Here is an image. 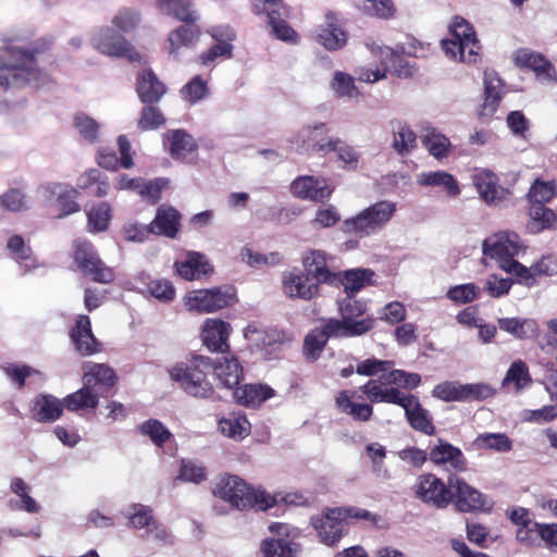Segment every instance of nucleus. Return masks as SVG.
<instances>
[{
    "label": "nucleus",
    "mask_w": 557,
    "mask_h": 557,
    "mask_svg": "<svg viewBox=\"0 0 557 557\" xmlns=\"http://www.w3.org/2000/svg\"><path fill=\"white\" fill-rule=\"evenodd\" d=\"M302 265L306 273L320 284L337 282V274L327 268L326 253L322 250H310L304 255Z\"/></svg>",
    "instance_id": "393cba45"
},
{
    "label": "nucleus",
    "mask_w": 557,
    "mask_h": 557,
    "mask_svg": "<svg viewBox=\"0 0 557 557\" xmlns=\"http://www.w3.org/2000/svg\"><path fill=\"white\" fill-rule=\"evenodd\" d=\"M352 393L342 391L335 399L336 406L341 412L350 416L352 419L361 422L370 420L373 409L368 404L354 403Z\"/></svg>",
    "instance_id": "c03bdc74"
},
{
    "label": "nucleus",
    "mask_w": 557,
    "mask_h": 557,
    "mask_svg": "<svg viewBox=\"0 0 557 557\" xmlns=\"http://www.w3.org/2000/svg\"><path fill=\"white\" fill-rule=\"evenodd\" d=\"M137 92L145 103L158 102L165 94L164 85L150 69H144L137 75Z\"/></svg>",
    "instance_id": "473e14b6"
},
{
    "label": "nucleus",
    "mask_w": 557,
    "mask_h": 557,
    "mask_svg": "<svg viewBox=\"0 0 557 557\" xmlns=\"http://www.w3.org/2000/svg\"><path fill=\"white\" fill-rule=\"evenodd\" d=\"M213 371L221 384L227 388L237 386L243 377V369L233 356H222L212 362Z\"/></svg>",
    "instance_id": "c85d7f7f"
},
{
    "label": "nucleus",
    "mask_w": 557,
    "mask_h": 557,
    "mask_svg": "<svg viewBox=\"0 0 557 557\" xmlns=\"http://www.w3.org/2000/svg\"><path fill=\"white\" fill-rule=\"evenodd\" d=\"M511 382L515 383L517 392L531 383L529 369L524 361L516 360L511 363L503 380V385Z\"/></svg>",
    "instance_id": "0e129e2a"
},
{
    "label": "nucleus",
    "mask_w": 557,
    "mask_h": 557,
    "mask_svg": "<svg viewBox=\"0 0 557 557\" xmlns=\"http://www.w3.org/2000/svg\"><path fill=\"white\" fill-rule=\"evenodd\" d=\"M212 361L209 357L194 356L187 362H181L169 370L170 377L193 397L209 398L213 386L207 379Z\"/></svg>",
    "instance_id": "39448f33"
},
{
    "label": "nucleus",
    "mask_w": 557,
    "mask_h": 557,
    "mask_svg": "<svg viewBox=\"0 0 557 557\" xmlns=\"http://www.w3.org/2000/svg\"><path fill=\"white\" fill-rule=\"evenodd\" d=\"M180 213L173 207H160L149 224L151 234L175 238L180 231Z\"/></svg>",
    "instance_id": "7c9ffc66"
},
{
    "label": "nucleus",
    "mask_w": 557,
    "mask_h": 557,
    "mask_svg": "<svg viewBox=\"0 0 557 557\" xmlns=\"http://www.w3.org/2000/svg\"><path fill=\"white\" fill-rule=\"evenodd\" d=\"M330 152H335L337 160L347 168L355 169L359 162L360 156L358 151L338 137L333 138L329 148V153Z\"/></svg>",
    "instance_id": "052dcab7"
},
{
    "label": "nucleus",
    "mask_w": 557,
    "mask_h": 557,
    "mask_svg": "<svg viewBox=\"0 0 557 557\" xmlns=\"http://www.w3.org/2000/svg\"><path fill=\"white\" fill-rule=\"evenodd\" d=\"M169 150L174 159L191 162L196 158L197 144L194 138L184 131H173L168 136Z\"/></svg>",
    "instance_id": "72a5a7b5"
},
{
    "label": "nucleus",
    "mask_w": 557,
    "mask_h": 557,
    "mask_svg": "<svg viewBox=\"0 0 557 557\" xmlns=\"http://www.w3.org/2000/svg\"><path fill=\"white\" fill-rule=\"evenodd\" d=\"M282 284L284 295L290 299L311 300L319 294L320 283L301 271L285 272L282 277Z\"/></svg>",
    "instance_id": "2eb2a0df"
},
{
    "label": "nucleus",
    "mask_w": 557,
    "mask_h": 557,
    "mask_svg": "<svg viewBox=\"0 0 557 557\" xmlns=\"http://www.w3.org/2000/svg\"><path fill=\"white\" fill-rule=\"evenodd\" d=\"M11 491L18 496L20 500L15 502V507L30 513L39 511V505L29 495V486L21 479L15 478L11 482Z\"/></svg>",
    "instance_id": "13d9d810"
},
{
    "label": "nucleus",
    "mask_w": 557,
    "mask_h": 557,
    "mask_svg": "<svg viewBox=\"0 0 557 557\" xmlns=\"http://www.w3.org/2000/svg\"><path fill=\"white\" fill-rule=\"evenodd\" d=\"M382 58V69L375 71L367 70L361 74L360 79L367 83H375L386 76L387 69H393L399 77H409L413 74V67L405 62L396 52L389 48H379Z\"/></svg>",
    "instance_id": "f3484780"
},
{
    "label": "nucleus",
    "mask_w": 557,
    "mask_h": 557,
    "mask_svg": "<svg viewBox=\"0 0 557 557\" xmlns=\"http://www.w3.org/2000/svg\"><path fill=\"white\" fill-rule=\"evenodd\" d=\"M165 182L163 180L145 181L141 177L131 178L125 174H121L115 180V188L120 190H133L151 202L160 199L162 187Z\"/></svg>",
    "instance_id": "b1692460"
},
{
    "label": "nucleus",
    "mask_w": 557,
    "mask_h": 557,
    "mask_svg": "<svg viewBox=\"0 0 557 557\" xmlns=\"http://www.w3.org/2000/svg\"><path fill=\"white\" fill-rule=\"evenodd\" d=\"M117 377L112 368L103 363L84 364L83 383L98 397L115 385Z\"/></svg>",
    "instance_id": "6ab92c4d"
},
{
    "label": "nucleus",
    "mask_w": 557,
    "mask_h": 557,
    "mask_svg": "<svg viewBox=\"0 0 557 557\" xmlns=\"http://www.w3.org/2000/svg\"><path fill=\"white\" fill-rule=\"evenodd\" d=\"M543 523L527 522L517 529L516 540L523 546H539L542 542Z\"/></svg>",
    "instance_id": "69168bd1"
},
{
    "label": "nucleus",
    "mask_w": 557,
    "mask_h": 557,
    "mask_svg": "<svg viewBox=\"0 0 557 557\" xmlns=\"http://www.w3.org/2000/svg\"><path fill=\"white\" fill-rule=\"evenodd\" d=\"M336 508L325 509L321 516L312 517L311 523L321 541L329 546L336 544L347 532L343 516L335 515Z\"/></svg>",
    "instance_id": "a211bd4d"
},
{
    "label": "nucleus",
    "mask_w": 557,
    "mask_h": 557,
    "mask_svg": "<svg viewBox=\"0 0 557 557\" xmlns=\"http://www.w3.org/2000/svg\"><path fill=\"white\" fill-rule=\"evenodd\" d=\"M338 311L341 319H327L329 331L336 337H357L361 336L374 327L372 317L361 318L367 311V304L347 295L338 301Z\"/></svg>",
    "instance_id": "423d86ee"
},
{
    "label": "nucleus",
    "mask_w": 557,
    "mask_h": 557,
    "mask_svg": "<svg viewBox=\"0 0 557 557\" xmlns=\"http://www.w3.org/2000/svg\"><path fill=\"white\" fill-rule=\"evenodd\" d=\"M397 203L392 200H380L359 211L356 215L343 221L345 234L358 238L369 237L380 233L393 219Z\"/></svg>",
    "instance_id": "20e7f679"
},
{
    "label": "nucleus",
    "mask_w": 557,
    "mask_h": 557,
    "mask_svg": "<svg viewBox=\"0 0 557 557\" xmlns=\"http://www.w3.org/2000/svg\"><path fill=\"white\" fill-rule=\"evenodd\" d=\"M497 323L502 331L518 339L531 338L539 332L537 323L533 319L500 318Z\"/></svg>",
    "instance_id": "37998d69"
},
{
    "label": "nucleus",
    "mask_w": 557,
    "mask_h": 557,
    "mask_svg": "<svg viewBox=\"0 0 557 557\" xmlns=\"http://www.w3.org/2000/svg\"><path fill=\"white\" fill-rule=\"evenodd\" d=\"M355 5L367 15L377 18H392L396 13L393 0H355Z\"/></svg>",
    "instance_id": "09e8293b"
},
{
    "label": "nucleus",
    "mask_w": 557,
    "mask_h": 557,
    "mask_svg": "<svg viewBox=\"0 0 557 557\" xmlns=\"http://www.w3.org/2000/svg\"><path fill=\"white\" fill-rule=\"evenodd\" d=\"M70 336L76 351L82 356H90L100 350V344L92 334L88 315L82 314L77 317Z\"/></svg>",
    "instance_id": "412c9836"
},
{
    "label": "nucleus",
    "mask_w": 557,
    "mask_h": 557,
    "mask_svg": "<svg viewBox=\"0 0 557 557\" xmlns=\"http://www.w3.org/2000/svg\"><path fill=\"white\" fill-rule=\"evenodd\" d=\"M212 493L227 502L233 508L246 510L257 508L267 510L274 504V498L263 491L249 487L244 480L237 475L221 476L215 483Z\"/></svg>",
    "instance_id": "7ed1b4c3"
},
{
    "label": "nucleus",
    "mask_w": 557,
    "mask_h": 557,
    "mask_svg": "<svg viewBox=\"0 0 557 557\" xmlns=\"http://www.w3.org/2000/svg\"><path fill=\"white\" fill-rule=\"evenodd\" d=\"M392 136V147L401 157L409 156L418 146L416 133L405 122L393 123Z\"/></svg>",
    "instance_id": "c9c22d12"
},
{
    "label": "nucleus",
    "mask_w": 557,
    "mask_h": 557,
    "mask_svg": "<svg viewBox=\"0 0 557 557\" xmlns=\"http://www.w3.org/2000/svg\"><path fill=\"white\" fill-rule=\"evenodd\" d=\"M484 256L494 259L498 267L515 275L519 283L530 284L532 273L529 268L515 260L524 246L515 232H498L487 237L482 245Z\"/></svg>",
    "instance_id": "f03ea898"
},
{
    "label": "nucleus",
    "mask_w": 557,
    "mask_h": 557,
    "mask_svg": "<svg viewBox=\"0 0 557 557\" xmlns=\"http://www.w3.org/2000/svg\"><path fill=\"white\" fill-rule=\"evenodd\" d=\"M416 495L424 503L431 504L436 508H445L451 503V493L449 485L428 473L418 478L416 484Z\"/></svg>",
    "instance_id": "4468645a"
},
{
    "label": "nucleus",
    "mask_w": 557,
    "mask_h": 557,
    "mask_svg": "<svg viewBox=\"0 0 557 557\" xmlns=\"http://www.w3.org/2000/svg\"><path fill=\"white\" fill-rule=\"evenodd\" d=\"M290 193L299 199L319 202L327 199L333 188L323 177L302 175L292 182Z\"/></svg>",
    "instance_id": "dca6fc26"
},
{
    "label": "nucleus",
    "mask_w": 557,
    "mask_h": 557,
    "mask_svg": "<svg viewBox=\"0 0 557 557\" xmlns=\"http://www.w3.org/2000/svg\"><path fill=\"white\" fill-rule=\"evenodd\" d=\"M88 228L90 232H102L108 227L111 219V208L109 203L101 202L92 207L88 212Z\"/></svg>",
    "instance_id": "338daca9"
},
{
    "label": "nucleus",
    "mask_w": 557,
    "mask_h": 557,
    "mask_svg": "<svg viewBox=\"0 0 557 557\" xmlns=\"http://www.w3.org/2000/svg\"><path fill=\"white\" fill-rule=\"evenodd\" d=\"M474 445L482 449L506 453L512 448L511 440L505 433H483L474 440Z\"/></svg>",
    "instance_id": "603ef678"
},
{
    "label": "nucleus",
    "mask_w": 557,
    "mask_h": 557,
    "mask_svg": "<svg viewBox=\"0 0 557 557\" xmlns=\"http://www.w3.org/2000/svg\"><path fill=\"white\" fill-rule=\"evenodd\" d=\"M51 42L39 39L28 44L17 35H7L0 47V86L4 88L30 84L39 87L47 75L34 64L50 49Z\"/></svg>",
    "instance_id": "f257e3e1"
},
{
    "label": "nucleus",
    "mask_w": 557,
    "mask_h": 557,
    "mask_svg": "<svg viewBox=\"0 0 557 557\" xmlns=\"http://www.w3.org/2000/svg\"><path fill=\"white\" fill-rule=\"evenodd\" d=\"M37 196L47 207L58 206L59 213L55 215L58 219L65 218L81 210V206L76 202L78 196L76 188L66 183L49 182L41 184L37 188Z\"/></svg>",
    "instance_id": "9d476101"
},
{
    "label": "nucleus",
    "mask_w": 557,
    "mask_h": 557,
    "mask_svg": "<svg viewBox=\"0 0 557 557\" xmlns=\"http://www.w3.org/2000/svg\"><path fill=\"white\" fill-rule=\"evenodd\" d=\"M177 273L185 280H198L211 272L212 268L206 257L198 252H189L187 259L175 263Z\"/></svg>",
    "instance_id": "a19ab883"
},
{
    "label": "nucleus",
    "mask_w": 557,
    "mask_h": 557,
    "mask_svg": "<svg viewBox=\"0 0 557 557\" xmlns=\"http://www.w3.org/2000/svg\"><path fill=\"white\" fill-rule=\"evenodd\" d=\"M367 456L371 460L372 472L381 480H388L391 478L389 471L384 465L386 457V449L380 443H371L366 447Z\"/></svg>",
    "instance_id": "4d7b16f0"
},
{
    "label": "nucleus",
    "mask_w": 557,
    "mask_h": 557,
    "mask_svg": "<svg viewBox=\"0 0 557 557\" xmlns=\"http://www.w3.org/2000/svg\"><path fill=\"white\" fill-rule=\"evenodd\" d=\"M262 557H296L299 544L284 539H265L260 544Z\"/></svg>",
    "instance_id": "49530a36"
},
{
    "label": "nucleus",
    "mask_w": 557,
    "mask_h": 557,
    "mask_svg": "<svg viewBox=\"0 0 557 557\" xmlns=\"http://www.w3.org/2000/svg\"><path fill=\"white\" fill-rule=\"evenodd\" d=\"M127 518L128 527L134 529H145L146 531L156 520L152 509L149 506L143 504L132 505L129 507Z\"/></svg>",
    "instance_id": "680f3d73"
},
{
    "label": "nucleus",
    "mask_w": 557,
    "mask_h": 557,
    "mask_svg": "<svg viewBox=\"0 0 557 557\" xmlns=\"http://www.w3.org/2000/svg\"><path fill=\"white\" fill-rule=\"evenodd\" d=\"M430 460L455 471H466L467 461L463 453L447 442L440 441L430 451Z\"/></svg>",
    "instance_id": "a878e982"
},
{
    "label": "nucleus",
    "mask_w": 557,
    "mask_h": 557,
    "mask_svg": "<svg viewBox=\"0 0 557 557\" xmlns=\"http://www.w3.org/2000/svg\"><path fill=\"white\" fill-rule=\"evenodd\" d=\"M422 141L428 151L436 159L446 157L450 148L449 139L433 128L426 131L423 135Z\"/></svg>",
    "instance_id": "6e6d98bb"
},
{
    "label": "nucleus",
    "mask_w": 557,
    "mask_h": 557,
    "mask_svg": "<svg viewBox=\"0 0 557 557\" xmlns=\"http://www.w3.org/2000/svg\"><path fill=\"white\" fill-rule=\"evenodd\" d=\"M199 37V30L187 26H180L172 30L168 41L170 45V53L176 54L182 47L193 46Z\"/></svg>",
    "instance_id": "3c124183"
},
{
    "label": "nucleus",
    "mask_w": 557,
    "mask_h": 557,
    "mask_svg": "<svg viewBox=\"0 0 557 557\" xmlns=\"http://www.w3.org/2000/svg\"><path fill=\"white\" fill-rule=\"evenodd\" d=\"M485 99L482 104L480 114L483 116H492L499 104L503 95V85L500 78L493 71L485 72Z\"/></svg>",
    "instance_id": "e433bc0d"
},
{
    "label": "nucleus",
    "mask_w": 557,
    "mask_h": 557,
    "mask_svg": "<svg viewBox=\"0 0 557 557\" xmlns=\"http://www.w3.org/2000/svg\"><path fill=\"white\" fill-rule=\"evenodd\" d=\"M473 181L481 198L488 205L497 206L509 195L506 188L498 185L497 176L488 170L478 172Z\"/></svg>",
    "instance_id": "5701e85b"
},
{
    "label": "nucleus",
    "mask_w": 557,
    "mask_h": 557,
    "mask_svg": "<svg viewBox=\"0 0 557 557\" xmlns=\"http://www.w3.org/2000/svg\"><path fill=\"white\" fill-rule=\"evenodd\" d=\"M218 429L224 436L242 441L250 433V423L244 414L230 413L218 422Z\"/></svg>",
    "instance_id": "ea45409f"
},
{
    "label": "nucleus",
    "mask_w": 557,
    "mask_h": 557,
    "mask_svg": "<svg viewBox=\"0 0 557 557\" xmlns=\"http://www.w3.org/2000/svg\"><path fill=\"white\" fill-rule=\"evenodd\" d=\"M274 394L273 388L263 384H246L234 392L236 400L248 407H258Z\"/></svg>",
    "instance_id": "4c0bfd02"
},
{
    "label": "nucleus",
    "mask_w": 557,
    "mask_h": 557,
    "mask_svg": "<svg viewBox=\"0 0 557 557\" xmlns=\"http://www.w3.org/2000/svg\"><path fill=\"white\" fill-rule=\"evenodd\" d=\"M330 87L341 98L355 99L360 94L355 85V78L341 71L334 73Z\"/></svg>",
    "instance_id": "5fc2aeb1"
},
{
    "label": "nucleus",
    "mask_w": 557,
    "mask_h": 557,
    "mask_svg": "<svg viewBox=\"0 0 557 557\" xmlns=\"http://www.w3.org/2000/svg\"><path fill=\"white\" fill-rule=\"evenodd\" d=\"M417 183L421 186L441 188L448 197L451 198H456L461 191L456 178L445 171L419 173L417 175Z\"/></svg>",
    "instance_id": "f704fd0d"
},
{
    "label": "nucleus",
    "mask_w": 557,
    "mask_h": 557,
    "mask_svg": "<svg viewBox=\"0 0 557 557\" xmlns=\"http://www.w3.org/2000/svg\"><path fill=\"white\" fill-rule=\"evenodd\" d=\"M448 485L451 493V503L460 512L478 510H491L493 503L479 490L469 485L463 479L455 474L448 476Z\"/></svg>",
    "instance_id": "9b49d317"
},
{
    "label": "nucleus",
    "mask_w": 557,
    "mask_h": 557,
    "mask_svg": "<svg viewBox=\"0 0 557 557\" xmlns=\"http://www.w3.org/2000/svg\"><path fill=\"white\" fill-rule=\"evenodd\" d=\"M239 258L244 263L258 269L275 265L282 261V257L277 252L260 253L248 247L242 248Z\"/></svg>",
    "instance_id": "bf43d9fd"
},
{
    "label": "nucleus",
    "mask_w": 557,
    "mask_h": 557,
    "mask_svg": "<svg viewBox=\"0 0 557 557\" xmlns=\"http://www.w3.org/2000/svg\"><path fill=\"white\" fill-rule=\"evenodd\" d=\"M210 34L219 42L199 57L203 65L212 63L220 57H232L233 46L230 42L235 39L234 30L228 26L214 27L210 30Z\"/></svg>",
    "instance_id": "bb28decb"
},
{
    "label": "nucleus",
    "mask_w": 557,
    "mask_h": 557,
    "mask_svg": "<svg viewBox=\"0 0 557 557\" xmlns=\"http://www.w3.org/2000/svg\"><path fill=\"white\" fill-rule=\"evenodd\" d=\"M99 398L98 393L91 392L85 385L75 393L67 395L63 399L64 408L71 411H77L79 409H94L98 406Z\"/></svg>",
    "instance_id": "8fccbe9b"
},
{
    "label": "nucleus",
    "mask_w": 557,
    "mask_h": 557,
    "mask_svg": "<svg viewBox=\"0 0 557 557\" xmlns=\"http://www.w3.org/2000/svg\"><path fill=\"white\" fill-rule=\"evenodd\" d=\"M329 320H325L321 327H317L312 330L306 337L304 342V354L307 359L311 361H315L321 352L323 351L327 339L331 337H336L335 334H332L329 331Z\"/></svg>",
    "instance_id": "79ce46f5"
},
{
    "label": "nucleus",
    "mask_w": 557,
    "mask_h": 557,
    "mask_svg": "<svg viewBox=\"0 0 557 557\" xmlns=\"http://www.w3.org/2000/svg\"><path fill=\"white\" fill-rule=\"evenodd\" d=\"M74 126L79 135L88 143L95 144L100 134V125L85 113H77L74 117Z\"/></svg>",
    "instance_id": "e2e57ef3"
},
{
    "label": "nucleus",
    "mask_w": 557,
    "mask_h": 557,
    "mask_svg": "<svg viewBox=\"0 0 557 557\" xmlns=\"http://www.w3.org/2000/svg\"><path fill=\"white\" fill-rule=\"evenodd\" d=\"M374 272L369 269H351L343 273L337 274V282H341L344 286V290L347 295L354 296L360 289L371 284V278Z\"/></svg>",
    "instance_id": "a18cd8bd"
},
{
    "label": "nucleus",
    "mask_w": 557,
    "mask_h": 557,
    "mask_svg": "<svg viewBox=\"0 0 557 557\" xmlns=\"http://www.w3.org/2000/svg\"><path fill=\"white\" fill-rule=\"evenodd\" d=\"M450 38L442 40L446 55L460 62L474 63L480 45L473 27L461 16H455L449 26Z\"/></svg>",
    "instance_id": "0eeeda50"
},
{
    "label": "nucleus",
    "mask_w": 557,
    "mask_h": 557,
    "mask_svg": "<svg viewBox=\"0 0 557 557\" xmlns=\"http://www.w3.org/2000/svg\"><path fill=\"white\" fill-rule=\"evenodd\" d=\"M156 7L160 13L173 16L184 23L194 24L199 20L193 0H157Z\"/></svg>",
    "instance_id": "2f4dec72"
},
{
    "label": "nucleus",
    "mask_w": 557,
    "mask_h": 557,
    "mask_svg": "<svg viewBox=\"0 0 557 557\" xmlns=\"http://www.w3.org/2000/svg\"><path fill=\"white\" fill-rule=\"evenodd\" d=\"M76 267L94 282L109 284L114 280V272L99 258L94 246L86 240H76L73 251Z\"/></svg>",
    "instance_id": "1a4fd4ad"
},
{
    "label": "nucleus",
    "mask_w": 557,
    "mask_h": 557,
    "mask_svg": "<svg viewBox=\"0 0 557 557\" xmlns=\"http://www.w3.org/2000/svg\"><path fill=\"white\" fill-rule=\"evenodd\" d=\"M334 137L329 136V127L323 122L304 125L288 138V143L300 154H329V148Z\"/></svg>",
    "instance_id": "6e6552de"
},
{
    "label": "nucleus",
    "mask_w": 557,
    "mask_h": 557,
    "mask_svg": "<svg viewBox=\"0 0 557 557\" xmlns=\"http://www.w3.org/2000/svg\"><path fill=\"white\" fill-rule=\"evenodd\" d=\"M513 59L518 66L534 71L536 77L543 84H548L556 79V72L553 65L537 52L529 49H519L515 52Z\"/></svg>",
    "instance_id": "aec40b11"
},
{
    "label": "nucleus",
    "mask_w": 557,
    "mask_h": 557,
    "mask_svg": "<svg viewBox=\"0 0 557 557\" xmlns=\"http://www.w3.org/2000/svg\"><path fill=\"white\" fill-rule=\"evenodd\" d=\"M404 409L410 425L414 430L428 435L434 433L435 426L432 423V418L429 411L422 408L416 396H412L410 400H407V405Z\"/></svg>",
    "instance_id": "58836bf2"
},
{
    "label": "nucleus",
    "mask_w": 557,
    "mask_h": 557,
    "mask_svg": "<svg viewBox=\"0 0 557 557\" xmlns=\"http://www.w3.org/2000/svg\"><path fill=\"white\" fill-rule=\"evenodd\" d=\"M230 334L231 325L220 319H207L201 329L202 342L211 351H226Z\"/></svg>",
    "instance_id": "4be33fe9"
},
{
    "label": "nucleus",
    "mask_w": 557,
    "mask_h": 557,
    "mask_svg": "<svg viewBox=\"0 0 557 557\" xmlns=\"http://www.w3.org/2000/svg\"><path fill=\"white\" fill-rule=\"evenodd\" d=\"M91 44L102 54L115 58L125 55L132 61H140L138 53H129L132 45L127 39L111 27L97 29L92 35Z\"/></svg>",
    "instance_id": "ddd939ff"
},
{
    "label": "nucleus",
    "mask_w": 557,
    "mask_h": 557,
    "mask_svg": "<svg viewBox=\"0 0 557 557\" xmlns=\"http://www.w3.org/2000/svg\"><path fill=\"white\" fill-rule=\"evenodd\" d=\"M63 408V400L50 394H40L33 401L32 417L37 422L50 423L61 417Z\"/></svg>",
    "instance_id": "cd10ccee"
},
{
    "label": "nucleus",
    "mask_w": 557,
    "mask_h": 557,
    "mask_svg": "<svg viewBox=\"0 0 557 557\" xmlns=\"http://www.w3.org/2000/svg\"><path fill=\"white\" fill-rule=\"evenodd\" d=\"M529 214L531 221L528 224V228L532 233H539L542 230L554 227L557 222L555 212L543 205H532Z\"/></svg>",
    "instance_id": "de8ad7c7"
},
{
    "label": "nucleus",
    "mask_w": 557,
    "mask_h": 557,
    "mask_svg": "<svg viewBox=\"0 0 557 557\" xmlns=\"http://www.w3.org/2000/svg\"><path fill=\"white\" fill-rule=\"evenodd\" d=\"M234 294L231 288H211L189 292L184 297V305L188 311L210 313L231 305Z\"/></svg>",
    "instance_id": "f8f14e48"
},
{
    "label": "nucleus",
    "mask_w": 557,
    "mask_h": 557,
    "mask_svg": "<svg viewBox=\"0 0 557 557\" xmlns=\"http://www.w3.org/2000/svg\"><path fill=\"white\" fill-rule=\"evenodd\" d=\"M138 430L141 435L148 436L150 441L159 447L163 446L172 436L169 429L157 419L144 421L138 426Z\"/></svg>",
    "instance_id": "864d4df0"
},
{
    "label": "nucleus",
    "mask_w": 557,
    "mask_h": 557,
    "mask_svg": "<svg viewBox=\"0 0 557 557\" xmlns=\"http://www.w3.org/2000/svg\"><path fill=\"white\" fill-rule=\"evenodd\" d=\"M140 20V13L136 9L121 8L114 15L112 23L120 30L128 33L138 26Z\"/></svg>",
    "instance_id": "774afa93"
},
{
    "label": "nucleus",
    "mask_w": 557,
    "mask_h": 557,
    "mask_svg": "<svg viewBox=\"0 0 557 557\" xmlns=\"http://www.w3.org/2000/svg\"><path fill=\"white\" fill-rule=\"evenodd\" d=\"M317 40L327 50H337L346 45L347 34L341 28L334 13L325 15V22L317 35Z\"/></svg>",
    "instance_id": "c756f323"
}]
</instances>
